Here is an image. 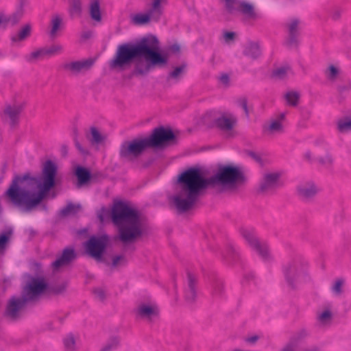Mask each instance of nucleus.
Wrapping results in <instances>:
<instances>
[{"mask_svg": "<svg viewBox=\"0 0 351 351\" xmlns=\"http://www.w3.org/2000/svg\"><path fill=\"white\" fill-rule=\"evenodd\" d=\"M180 53V47L177 43L169 45L165 50H161L157 37L150 34L136 43L119 45L108 66L111 70L123 71L134 64L128 75V78L132 79L147 75L154 68L166 65L170 55L179 56Z\"/></svg>", "mask_w": 351, "mask_h": 351, "instance_id": "nucleus-1", "label": "nucleus"}, {"mask_svg": "<svg viewBox=\"0 0 351 351\" xmlns=\"http://www.w3.org/2000/svg\"><path fill=\"white\" fill-rule=\"evenodd\" d=\"M245 182V176L240 167L232 165H220L217 173L205 178L199 167H193L179 175V192L173 197L174 205L180 213L192 209L199 197L208 186L219 185L231 189Z\"/></svg>", "mask_w": 351, "mask_h": 351, "instance_id": "nucleus-2", "label": "nucleus"}, {"mask_svg": "<svg viewBox=\"0 0 351 351\" xmlns=\"http://www.w3.org/2000/svg\"><path fill=\"white\" fill-rule=\"evenodd\" d=\"M43 182L38 184V191H32L29 186L37 184L38 179L27 172L23 175H15L3 197L25 211H30L40 204L47 193L56 186L57 166L51 160H47L42 170Z\"/></svg>", "mask_w": 351, "mask_h": 351, "instance_id": "nucleus-3", "label": "nucleus"}, {"mask_svg": "<svg viewBox=\"0 0 351 351\" xmlns=\"http://www.w3.org/2000/svg\"><path fill=\"white\" fill-rule=\"evenodd\" d=\"M110 216L113 223L118 227L119 239L124 245L134 242L143 235L141 214L128 203L121 200L114 202Z\"/></svg>", "mask_w": 351, "mask_h": 351, "instance_id": "nucleus-4", "label": "nucleus"}, {"mask_svg": "<svg viewBox=\"0 0 351 351\" xmlns=\"http://www.w3.org/2000/svg\"><path fill=\"white\" fill-rule=\"evenodd\" d=\"M47 281L43 277L31 276L23 290L21 298H12L6 306L4 316L12 320L19 317V311L23 308L28 301L34 300L38 296L45 293Z\"/></svg>", "mask_w": 351, "mask_h": 351, "instance_id": "nucleus-5", "label": "nucleus"}, {"mask_svg": "<svg viewBox=\"0 0 351 351\" xmlns=\"http://www.w3.org/2000/svg\"><path fill=\"white\" fill-rule=\"evenodd\" d=\"M149 147L163 148L176 144V136L170 128L160 126L153 130L151 135L145 138Z\"/></svg>", "mask_w": 351, "mask_h": 351, "instance_id": "nucleus-6", "label": "nucleus"}, {"mask_svg": "<svg viewBox=\"0 0 351 351\" xmlns=\"http://www.w3.org/2000/svg\"><path fill=\"white\" fill-rule=\"evenodd\" d=\"M148 147L145 138L124 141L120 147L119 156L121 158L132 161L138 158Z\"/></svg>", "mask_w": 351, "mask_h": 351, "instance_id": "nucleus-7", "label": "nucleus"}, {"mask_svg": "<svg viewBox=\"0 0 351 351\" xmlns=\"http://www.w3.org/2000/svg\"><path fill=\"white\" fill-rule=\"evenodd\" d=\"M108 241L109 237L107 234L91 236L84 243L86 252L96 261H101Z\"/></svg>", "mask_w": 351, "mask_h": 351, "instance_id": "nucleus-8", "label": "nucleus"}, {"mask_svg": "<svg viewBox=\"0 0 351 351\" xmlns=\"http://www.w3.org/2000/svg\"><path fill=\"white\" fill-rule=\"evenodd\" d=\"M239 232L250 247L256 251L264 261L271 258L268 245L265 242H261L258 240L253 228H241Z\"/></svg>", "mask_w": 351, "mask_h": 351, "instance_id": "nucleus-9", "label": "nucleus"}, {"mask_svg": "<svg viewBox=\"0 0 351 351\" xmlns=\"http://www.w3.org/2000/svg\"><path fill=\"white\" fill-rule=\"evenodd\" d=\"M282 271L289 286L294 289L300 278L306 274V266L300 260L294 259L285 265Z\"/></svg>", "mask_w": 351, "mask_h": 351, "instance_id": "nucleus-10", "label": "nucleus"}, {"mask_svg": "<svg viewBox=\"0 0 351 351\" xmlns=\"http://www.w3.org/2000/svg\"><path fill=\"white\" fill-rule=\"evenodd\" d=\"M226 11L232 14L239 12L249 19H256L258 16L254 5L250 3L241 0H223Z\"/></svg>", "mask_w": 351, "mask_h": 351, "instance_id": "nucleus-11", "label": "nucleus"}, {"mask_svg": "<svg viewBox=\"0 0 351 351\" xmlns=\"http://www.w3.org/2000/svg\"><path fill=\"white\" fill-rule=\"evenodd\" d=\"M280 173H267L264 174L260 183L258 192L263 194H273L277 189L281 186L280 182Z\"/></svg>", "mask_w": 351, "mask_h": 351, "instance_id": "nucleus-12", "label": "nucleus"}, {"mask_svg": "<svg viewBox=\"0 0 351 351\" xmlns=\"http://www.w3.org/2000/svg\"><path fill=\"white\" fill-rule=\"evenodd\" d=\"M197 276L193 273L186 271V285L184 287V300L188 304L195 302L197 296Z\"/></svg>", "mask_w": 351, "mask_h": 351, "instance_id": "nucleus-13", "label": "nucleus"}, {"mask_svg": "<svg viewBox=\"0 0 351 351\" xmlns=\"http://www.w3.org/2000/svg\"><path fill=\"white\" fill-rule=\"evenodd\" d=\"M300 21L298 19H291L287 24L288 37L285 42L288 47H297L299 45V37L300 35Z\"/></svg>", "mask_w": 351, "mask_h": 351, "instance_id": "nucleus-14", "label": "nucleus"}, {"mask_svg": "<svg viewBox=\"0 0 351 351\" xmlns=\"http://www.w3.org/2000/svg\"><path fill=\"white\" fill-rule=\"evenodd\" d=\"M77 257L76 252L73 247H65L55 261L51 263V267L54 271H57L60 267L69 265Z\"/></svg>", "mask_w": 351, "mask_h": 351, "instance_id": "nucleus-15", "label": "nucleus"}, {"mask_svg": "<svg viewBox=\"0 0 351 351\" xmlns=\"http://www.w3.org/2000/svg\"><path fill=\"white\" fill-rule=\"evenodd\" d=\"M93 64L94 60L89 58L84 60L64 63L62 65V68L64 71H70L72 74L77 75L84 70H88Z\"/></svg>", "mask_w": 351, "mask_h": 351, "instance_id": "nucleus-16", "label": "nucleus"}, {"mask_svg": "<svg viewBox=\"0 0 351 351\" xmlns=\"http://www.w3.org/2000/svg\"><path fill=\"white\" fill-rule=\"evenodd\" d=\"M237 123V118L234 114L221 111V114L215 128L221 131L228 132L233 130Z\"/></svg>", "mask_w": 351, "mask_h": 351, "instance_id": "nucleus-17", "label": "nucleus"}, {"mask_svg": "<svg viewBox=\"0 0 351 351\" xmlns=\"http://www.w3.org/2000/svg\"><path fill=\"white\" fill-rule=\"evenodd\" d=\"M136 314L142 319L152 320V318L156 317L159 315V310L157 306L148 305L146 304H141L136 309Z\"/></svg>", "mask_w": 351, "mask_h": 351, "instance_id": "nucleus-18", "label": "nucleus"}, {"mask_svg": "<svg viewBox=\"0 0 351 351\" xmlns=\"http://www.w3.org/2000/svg\"><path fill=\"white\" fill-rule=\"evenodd\" d=\"M62 51V47L60 45H53L49 47L40 48L31 53V58L36 59L44 56H51L60 53Z\"/></svg>", "mask_w": 351, "mask_h": 351, "instance_id": "nucleus-19", "label": "nucleus"}, {"mask_svg": "<svg viewBox=\"0 0 351 351\" xmlns=\"http://www.w3.org/2000/svg\"><path fill=\"white\" fill-rule=\"evenodd\" d=\"M299 196L304 199H309L313 197L317 193L315 185L312 182H307L298 186Z\"/></svg>", "mask_w": 351, "mask_h": 351, "instance_id": "nucleus-20", "label": "nucleus"}, {"mask_svg": "<svg viewBox=\"0 0 351 351\" xmlns=\"http://www.w3.org/2000/svg\"><path fill=\"white\" fill-rule=\"evenodd\" d=\"M75 175L77 179V186L80 187L89 182L92 178L90 171L82 166H77Z\"/></svg>", "mask_w": 351, "mask_h": 351, "instance_id": "nucleus-21", "label": "nucleus"}, {"mask_svg": "<svg viewBox=\"0 0 351 351\" xmlns=\"http://www.w3.org/2000/svg\"><path fill=\"white\" fill-rule=\"evenodd\" d=\"M221 114V110L212 109L207 110L202 116L204 124L208 128H215Z\"/></svg>", "mask_w": 351, "mask_h": 351, "instance_id": "nucleus-22", "label": "nucleus"}, {"mask_svg": "<svg viewBox=\"0 0 351 351\" xmlns=\"http://www.w3.org/2000/svg\"><path fill=\"white\" fill-rule=\"evenodd\" d=\"M20 20V14L14 12L11 15L7 16L3 12H0V29H5L9 25L14 26Z\"/></svg>", "mask_w": 351, "mask_h": 351, "instance_id": "nucleus-23", "label": "nucleus"}, {"mask_svg": "<svg viewBox=\"0 0 351 351\" xmlns=\"http://www.w3.org/2000/svg\"><path fill=\"white\" fill-rule=\"evenodd\" d=\"M23 110L22 106H10L8 105L5 107L4 110V114L10 119V125L12 127H14L17 123L19 119V116Z\"/></svg>", "mask_w": 351, "mask_h": 351, "instance_id": "nucleus-24", "label": "nucleus"}, {"mask_svg": "<svg viewBox=\"0 0 351 351\" xmlns=\"http://www.w3.org/2000/svg\"><path fill=\"white\" fill-rule=\"evenodd\" d=\"M243 53L244 56L249 57L252 60H256L260 57L261 51L258 43L250 42L245 47Z\"/></svg>", "mask_w": 351, "mask_h": 351, "instance_id": "nucleus-25", "label": "nucleus"}, {"mask_svg": "<svg viewBox=\"0 0 351 351\" xmlns=\"http://www.w3.org/2000/svg\"><path fill=\"white\" fill-rule=\"evenodd\" d=\"M66 285L64 283L56 284V283H48L47 282V288L45 295H59L64 293L66 290Z\"/></svg>", "mask_w": 351, "mask_h": 351, "instance_id": "nucleus-26", "label": "nucleus"}, {"mask_svg": "<svg viewBox=\"0 0 351 351\" xmlns=\"http://www.w3.org/2000/svg\"><path fill=\"white\" fill-rule=\"evenodd\" d=\"M224 258L228 263L234 264L239 261L240 256L232 244H229L227 246L226 253V255H224Z\"/></svg>", "mask_w": 351, "mask_h": 351, "instance_id": "nucleus-27", "label": "nucleus"}, {"mask_svg": "<svg viewBox=\"0 0 351 351\" xmlns=\"http://www.w3.org/2000/svg\"><path fill=\"white\" fill-rule=\"evenodd\" d=\"M31 32L32 27L30 24H26L21 29L17 35L12 36L11 37V40L12 42H21L25 40L30 36Z\"/></svg>", "mask_w": 351, "mask_h": 351, "instance_id": "nucleus-28", "label": "nucleus"}, {"mask_svg": "<svg viewBox=\"0 0 351 351\" xmlns=\"http://www.w3.org/2000/svg\"><path fill=\"white\" fill-rule=\"evenodd\" d=\"M186 63H182L180 66L175 67L172 71L168 73L167 77V80L172 79L178 81L186 73Z\"/></svg>", "mask_w": 351, "mask_h": 351, "instance_id": "nucleus-29", "label": "nucleus"}, {"mask_svg": "<svg viewBox=\"0 0 351 351\" xmlns=\"http://www.w3.org/2000/svg\"><path fill=\"white\" fill-rule=\"evenodd\" d=\"M151 19L156 21V16L151 13L150 11H148L145 14H137L133 19L134 23L138 25L146 24L149 23Z\"/></svg>", "mask_w": 351, "mask_h": 351, "instance_id": "nucleus-30", "label": "nucleus"}, {"mask_svg": "<svg viewBox=\"0 0 351 351\" xmlns=\"http://www.w3.org/2000/svg\"><path fill=\"white\" fill-rule=\"evenodd\" d=\"M81 210L80 204L75 205L72 202H69L67 205L63 207L60 213L62 216L66 217L71 215H75Z\"/></svg>", "mask_w": 351, "mask_h": 351, "instance_id": "nucleus-31", "label": "nucleus"}, {"mask_svg": "<svg viewBox=\"0 0 351 351\" xmlns=\"http://www.w3.org/2000/svg\"><path fill=\"white\" fill-rule=\"evenodd\" d=\"M223 282L219 278L215 279L212 284V295L215 298H219L223 295Z\"/></svg>", "mask_w": 351, "mask_h": 351, "instance_id": "nucleus-32", "label": "nucleus"}, {"mask_svg": "<svg viewBox=\"0 0 351 351\" xmlns=\"http://www.w3.org/2000/svg\"><path fill=\"white\" fill-rule=\"evenodd\" d=\"M308 331L304 329H300L295 332L290 338L289 341L296 346H299V344L308 336Z\"/></svg>", "mask_w": 351, "mask_h": 351, "instance_id": "nucleus-33", "label": "nucleus"}, {"mask_svg": "<svg viewBox=\"0 0 351 351\" xmlns=\"http://www.w3.org/2000/svg\"><path fill=\"white\" fill-rule=\"evenodd\" d=\"M82 11L81 0H70L69 12L71 16H80Z\"/></svg>", "mask_w": 351, "mask_h": 351, "instance_id": "nucleus-34", "label": "nucleus"}, {"mask_svg": "<svg viewBox=\"0 0 351 351\" xmlns=\"http://www.w3.org/2000/svg\"><path fill=\"white\" fill-rule=\"evenodd\" d=\"M62 23V19L60 16L56 15L52 18L51 21V29L49 32L51 38H54L56 36L58 31L61 29Z\"/></svg>", "mask_w": 351, "mask_h": 351, "instance_id": "nucleus-35", "label": "nucleus"}, {"mask_svg": "<svg viewBox=\"0 0 351 351\" xmlns=\"http://www.w3.org/2000/svg\"><path fill=\"white\" fill-rule=\"evenodd\" d=\"M90 14L91 18L96 21H100L101 20L99 0H94L91 3L90 7Z\"/></svg>", "mask_w": 351, "mask_h": 351, "instance_id": "nucleus-36", "label": "nucleus"}, {"mask_svg": "<svg viewBox=\"0 0 351 351\" xmlns=\"http://www.w3.org/2000/svg\"><path fill=\"white\" fill-rule=\"evenodd\" d=\"M287 105L293 107L298 106L300 100V94L296 91H289L285 95Z\"/></svg>", "mask_w": 351, "mask_h": 351, "instance_id": "nucleus-37", "label": "nucleus"}, {"mask_svg": "<svg viewBox=\"0 0 351 351\" xmlns=\"http://www.w3.org/2000/svg\"><path fill=\"white\" fill-rule=\"evenodd\" d=\"M165 1V0H152V8L149 11L156 16V21L159 20L162 14L160 4Z\"/></svg>", "mask_w": 351, "mask_h": 351, "instance_id": "nucleus-38", "label": "nucleus"}, {"mask_svg": "<svg viewBox=\"0 0 351 351\" xmlns=\"http://www.w3.org/2000/svg\"><path fill=\"white\" fill-rule=\"evenodd\" d=\"M337 130L344 133L351 130V119L345 118L337 121Z\"/></svg>", "mask_w": 351, "mask_h": 351, "instance_id": "nucleus-39", "label": "nucleus"}, {"mask_svg": "<svg viewBox=\"0 0 351 351\" xmlns=\"http://www.w3.org/2000/svg\"><path fill=\"white\" fill-rule=\"evenodd\" d=\"M63 343L64 348L68 350L73 351L75 350V339L72 333L69 334L64 339Z\"/></svg>", "mask_w": 351, "mask_h": 351, "instance_id": "nucleus-40", "label": "nucleus"}, {"mask_svg": "<svg viewBox=\"0 0 351 351\" xmlns=\"http://www.w3.org/2000/svg\"><path fill=\"white\" fill-rule=\"evenodd\" d=\"M12 234V230L8 229V230L0 234V250H3L9 241L10 238Z\"/></svg>", "mask_w": 351, "mask_h": 351, "instance_id": "nucleus-41", "label": "nucleus"}, {"mask_svg": "<svg viewBox=\"0 0 351 351\" xmlns=\"http://www.w3.org/2000/svg\"><path fill=\"white\" fill-rule=\"evenodd\" d=\"M289 67H280L274 70L272 72V77L279 80H283L287 77V70Z\"/></svg>", "mask_w": 351, "mask_h": 351, "instance_id": "nucleus-42", "label": "nucleus"}, {"mask_svg": "<svg viewBox=\"0 0 351 351\" xmlns=\"http://www.w3.org/2000/svg\"><path fill=\"white\" fill-rule=\"evenodd\" d=\"M128 260L123 255L114 256L112 258V267L125 266L127 265Z\"/></svg>", "mask_w": 351, "mask_h": 351, "instance_id": "nucleus-43", "label": "nucleus"}, {"mask_svg": "<svg viewBox=\"0 0 351 351\" xmlns=\"http://www.w3.org/2000/svg\"><path fill=\"white\" fill-rule=\"evenodd\" d=\"M92 136L91 141L95 143H101L103 141V137L99 130L95 127L90 128Z\"/></svg>", "mask_w": 351, "mask_h": 351, "instance_id": "nucleus-44", "label": "nucleus"}, {"mask_svg": "<svg viewBox=\"0 0 351 351\" xmlns=\"http://www.w3.org/2000/svg\"><path fill=\"white\" fill-rule=\"evenodd\" d=\"M328 73L327 75V77L329 80H334L337 77V76L339 73L338 69L332 64L329 66V67L328 69Z\"/></svg>", "mask_w": 351, "mask_h": 351, "instance_id": "nucleus-45", "label": "nucleus"}, {"mask_svg": "<svg viewBox=\"0 0 351 351\" xmlns=\"http://www.w3.org/2000/svg\"><path fill=\"white\" fill-rule=\"evenodd\" d=\"M317 160L320 165L324 166H330L332 163V158L329 154H327L324 157L317 158Z\"/></svg>", "mask_w": 351, "mask_h": 351, "instance_id": "nucleus-46", "label": "nucleus"}, {"mask_svg": "<svg viewBox=\"0 0 351 351\" xmlns=\"http://www.w3.org/2000/svg\"><path fill=\"white\" fill-rule=\"evenodd\" d=\"M237 103L239 106H241L245 114V116L248 118L249 117V110L247 107V99L245 97H242L238 99Z\"/></svg>", "mask_w": 351, "mask_h": 351, "instance_id": "nucleus-47", "label": "nucleus"}, {"mask_svg": "<svg viewBox=\"0 0 351 351\" xmlns=\"http://www.w3.org/2000/svg\"><path fill=\"white\" fill-rule=\"evenodd\" d=\"M119 341L117 338H113L111 342L106 345L100 351H110L117 347Z\"/></svg>", "mask_w": 351, "mask_h": 351, "instance_id": "nucleus-48", "label": "nucleus"}, {"mask_svg": "<svg viewBox=\"0 0 351 351\" xmlns=\"http://www.w3.org/2000/svg\"><path fill=\"white\" fill-rule=\"evenodd\" d=\"M27 0H19V7L16 12V14H20V18L21 19L23 15L24 7L27 5Z\"/></svg>", "mask_w": 351, "mask_h": 351, "instance_id": "nucleus-49", "label": "nucleus"}, {"mask_svg": "<svg viewBox=\"0 0 351 351\" xmlns=\"http://www.w3.org/2000/svg\"><path fill=\"white\" fill-rule=\"evenodd\" d=\"M332 317V313L329 310H326L322 312L319 316V320L321 322H325L328 319H330Z\"/></svg>", "mask_w": 351, "mask_h": 351, "instance_id": "nucleus-50", "label": "nucleus"}, {"mask_svg": "<svg viewBox=\"0 0 351 351\" xmlns=\"http://www.w3.org/2000/svg\"><path fill=\"white\" fill-rule=\"evenodd\" d=\"M74 133H75V137H74V143H75V145L76 147V148L83 154H87L88 152L84 149L82 146L81 145V144L79 143L77 138V130H74Z\"/></svg>", "mask_w": 351, "mask_h": 351, "instance_id": "nucleus-51", "label": "nucleus"}, {"mask_svg": "<svg viewBox=\"0 0 351 351\" xmlns=\"http://www.w3.org/2000/svg\"><path fill=\"white\" fill-rule=\"evenodd\" d=\"M93 293L101 301H104L106 298V294L103 289L97 288L93 290Z\"/></svg>", "mask_w": 351, "mask_h": 351, "instance_id": "nucleus-52", "label": "nucleus"}, {"mask_svg": "<svg viewBox=\"0 0 351 351\" xmlns=\"http://www.w3.org/2000/svg\"><path fill=\"white\" fill-rule=\"evenodd\" d=\"M342 285H343V280H337L335 282V284L334 285V286L332 287V291L337 294L341 293H342V289H341Z\"/></svg>", "mask_w": 351, "mask_h": 351, "instance_id": "nucleus-53", "label": "nucleus"}, {"mask_svg": "<svg viewBox=\"0 0 351 351\" xmlns=\"http://www.w3.org/2000/svg\"><path fill=\"white\" fill-rule=\"evenodd\" d=\"M269 129L272 131H280L282 129V125L279 121H275L271 123Z\"/></svg>", "mask_w": 351, "mask_h": 351, "instance_id": "nucleus-54", "label": "nucleus"}, {"mask_svg": "<svg viewBox=\"0 0 351 351\" xmlns=\"http://www.w3.org/2000/svg\"><path fill=\"white\" fill-rule=\"evenodd\" d=\"M247 154L251 157L252 159H254L256 162L258 163H262V158L261 157L258 155L256 153L252 151L247 150L246 152Z\"/></svg>", "mask_w": 351, "mask_h": 351, "instance_id": "nucleus-55", "label": "nucleus"}, {"mask_svg": "<svg viewBox=\"0 0 351 351\" xmlns=\"http://www.w3.org/2000/svg\"><path fill=\"white\" fill-rule=\"evenodd\" d=\"M298 347L295 344L292 343L290 341L289 343L282 349L281 351H297Z\"/></svg>", "mask_w": 351, "mask_h": 351, "instance_id": "nucleus-56", "label": "nucleus"}, {"mask_svg": "<svg viewBox=\"0 0 351 351\" xmlns=\"http://www.w3.org/2000/svg\"><path fill=\"white\" fill-rule=\"evenodd\" d=\"M236 36V34L233 32H226L223 34L224 39L226 42L234 40Z\"/></svg>", "mask_w": 351, "mask_h": 351, "instance_id": "nucleus-57", "label": "nucleus"}, {"mask_svg": "<svg viewBox=\"0 0 351 351\" xmlns=\"http://www.w3.org/2000/svg\"><path fill=\"white\" fill-rule=\"evenodd\" d=\"M108 210L105 207H102L100 210L99 213H98V218L101 222H103L104 221V214L107 213Z\"/></svg>", "mask_w": 351, "mask_h": 351, "instance_id": "nucleus-58", "label": "nucleus"}, {"mask_svg": "<svg viewBox=\"0 0 351 351\" xmlns=\"http://www.w3.org/2000/svg\"><path fill=\"white\" fill-rule=\"evenodd\" d=\"M258 339V336L257 335H254V336H252V337H248L247 339H246V341L248 342V343H254L255 342H256V341Z\"/></svg>", "mask_w": 351, "mask_h": 351, "instance_id": "nucleus-59", "label": "nucleus"}, {"mask_svg": "<svg viewBox=\"0 0 351 351\" xmlns=\"http://www.w3.org/2000/svg\"><path fill=\"white\" fill-rule=\"evenodd\" d=\"M92 36V32H90V31H88V32H84L82 34V38L83 39H88L91 37Z\"/></svg>", "mask_w": 351, "mask_h": 351, "instance_id": "nucleus-60", "label": "nucleus"}, {"mask_svg": "<svg viewBox=\"0 0 351 351\" xmlns=\"http://www.w3.org/2000/svg\"><path fill=\"white\" fill-rule=\"evenodd\" d=\"M304 158H305L307 161H308V162H311L313 161V159H312V158H311V152L308 151V152H306L305 153V154H304Z\"/></svg>", "mask_w": 351, "mask_h": 351, "instance_id": "nucleus-61", "label": "nucleus"}, {"mask_svg": "<svg viewBox=\"0 0 351 351\" xmlns=\"http://www.w3.org/2000/svg\"><path fill=\"white\" fill-rule=\"evenodd\" d=\"M221 80L223 83L227 84L229 82V76L227 74H223L221 77Z\"/></svg>", "mask_w": 351, "mask_h": 351, "instance_id": "nucleus-62", "label": "nucleus"}, {"mask_svg": "<svg viewBox=\"0 0 351 351\" xmlns=\"http://www.w3.org/2000/svg\"><path fill=\"white\" fill-rule=\"evenodd\" d=\"M61 152L62 153V155L66 156L67 154V152H68V147H67V146L65 145H62V147H61Z\"/></svg>", "mask_w": 351, "mask_h": 351, "instance_id": "nucleus-63", "label": "nucleus"}, {"mask_svg": "<svg viewBox=\"0 0 351 351\" xmlns=\"http://www.w3.org/2000/svg\"><path fill=\"white\" fill-rule=\"evenodd\" d=\"M302 351H319V348L316 346H313L310 348H302Z\"/></svg>", "mask_w": 351, "mask_h": 351, "instance_id": "nucleus-64", "label": "nucleus"}]
</instances>
